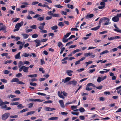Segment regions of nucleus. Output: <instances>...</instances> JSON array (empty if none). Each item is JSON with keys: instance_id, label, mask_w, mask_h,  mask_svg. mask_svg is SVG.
I'll use <instances>...</instances> for the list:
<instances>
[{"instance_id": "nucleus-12", "label": "nucleus", "mask_w": 121, "mask_h": 121, "mask_svg": "<svg viewBox=\"0 0 121 121\" xmlns=\"http://www.w3.org/2000/svg\"><path fill=\"white\" fill-rule=\"evenodd\" d=\"M45 109L46 111H50L55 110L56 109L55 108H51L48 107H46L45 108Z\"/></svg>"}, {"instance_id": "nucleus-32", "label": "nucleus", "mask_w": 121, "mask_h": 121, "mask_svg": "<svg viewBox=\"0 0 121 121\" xmlns=\"http://www.w3.org/2000/svg\"><path fill=\"white\" fill-rule=\"evenodd\" d=\"M58 26H64V23L62 22H60L58 24Z\"/></svg>"}, {"instance_id": "nucleus-27", "label": "nucleus", "mask_w": 121, "mask_h": 121, "mask_svg": "<svg viewBox=\"0 0 121 121\" xmlns=\"http://www.w3.org/2000/svg\"><path fill=\"white\" fill-rule=\"evenodd\" d=\"M58 119V117H52L48 119V120H57Z\"/></svg>"}, {"instance_id": "nucleus-10", "label": "nucleus", "mask_w": 121, "mask_h": 121, "mask_svg": "<svg viewBox=\"0 0 121 121\" xmlns=\"http://www.w3.org/2000/svg\"><path fill=\"white\" fill-rule=\"evenodd\" d=\"M112 20L114 22H116L119 21V18L116 16L112 17Z\"/></svg>"}, {"instance_id": "nucleus-13", "label": "nucleus", "mask_w": 121, "mask_h": 121, "mask_svg": "<svg viewBox=\"0 0 121 121\" xmlns=\"http://www.w3.org/2000/svg\"><path fill=\"white\" fill-rule=\"evenodd\" d=\"M63 93V92L62 91H61V93H60V91H59L58 92V96L60 98L64 99L65 98L64 97L63 95L61 94Z\"/></svg>"}, {"instance_id": "nucleus-19", "label": "nucleus", "mask_w": 121, "mask_h": 121, "mask_svg": "<svg viewBox=\"0 0 121 121\" xmlns=\"http://www.w3.org/2000/svg\"><path fill=\"white\" fill-rule=\"evenodd\" d=\"M94 16V15L93 14H88L86 17V19H88L89 18H91Z\"/></svg>"}, {"instance_id": "nucleus-63", "label": "nucleus", "mask_w": 121, "mask_h": 121, "mask_svg": "<svg viewBox=\"0 0 121 121\" xmlns=\"http://www.w3.org/2000/svg\"><path fill=\"white\" fill-rule=\"evenodd\" d=\"M114 39H115L114 37H112L108 38V40H111Z\"/></svg>"}, {"instance_id": "nucleus-55", "label": "nucleus", "mask_w": 121, "mask_h": 121, "mask_svg": "<svg viewBox=\"0 0 121 121\" xmlns=\"http://www.w3.org/2000/svg\"><path fill=\"white\" fill-rule=\"evenodd\" d=\"M32 17L30 16V14H29L28 16L26 17V19H27L30 20L32 19Z\"/></svg>"}, {"instance_id": "nucleus-35", "label": "nucleus", "mask_w": 121, "mask_h": 121, "mask_svg": "<svg viewBox=\"0 0 121 121\" xmlns=\"http://www.w3.org/2000/svg\"><path fill=\"white\" fill-rule=\"evenodd\" d=\"M109 52V51L108 50H105L102 52H101L100 54V55H102V54H104L106 53H108Z\"/></svg>"}, {"instance_id": "nucleus-15", "label": "nucleus", "mask_w": 121, "mask_h": 121, "mask_svg": "<svg viewBox=\"0 0 121 121\" xmlns=\"http://www.w3.org/2000/svg\"><path fill=\"white\" fill-rule=\"evenodd\" d=\"M6 28V27L4 25H2L1 26H0V31L1 30H5V32H6V31L5 30Z\"/></svg>"}, {"instance_id": "nucleus-26", "label": "nucleus", "mask_w": 121, "mask_h": 121, "mask_svg": "<svg viewBox=\"0 0 121 121\" xmlns=\"http://www.w3.org/2000/svg\"><path fill=\"white\" fill-rule=\"evenodd\" d=\"M37 76V74H34L33 75H28V76L29 77L31 78L36 77Z\"/></svg>"}, {"instance_id": "nucleus-38", "label": "nucleus", "mask_w": 121, "mask_h": 121, "mask_svg": "<svg viewBox=\"0 0 121 121\" xmlns=\"http://www.w3.org/2000/svg\"><path fill=\"white\" fill-rule=\"evenodd\" d=\"M38 36V35L36 34H35L32 36V37L33 38H36Z\"/></svg>"}, {"instance_id": "nucleus-46", "label": "nucleus", "mask_w": 121, "mask_h": 121, "mask_svg": "<svg viewBox=\"0 0 121 121\" xmlns=\"http://www.w3.org/2000/svg\"><path fill=\"white\" fill-rule=\"evenodd\" d=\"M34 104V103H30L28 104V105L29 106L28 108H30L32 107Z\"/></svg>"}, {"instance_id": "nucleus-6", "label": "nucleus", "mask_w": 121, "mask_h": 121, "mask_svg": "<svg viewBox=\"0 0 121 121\" xmlns=\"http://www.w3.org/2000/svg\"><path fill=\"white\" fill-rule=\"evenodd\" d=\"M45 24V23L44 22H43V23H40L39 24L40 26L38 27V28L41 30H43L44 28V26Z\"/></svg>"}, {"instance_id": "nucleus-17", "label": "nucleus", "mask_w": 121, "mask_h": 121, "mask_svg": "<svg viewBox=\"0 0 121 121\" xmlns=\"http://www.w3.org/2000/svg\"><path fill=\"white\" fill-rule=\"evenodd\" d=\"M59 102L61 107L62 108H64L65 107V106L64 104V102L63 100H60Z\"/></svg>"}, {"instance_id": "nucleus-20", "label": "nucleus", "mask_w": 121, "mask_h": 121, "mask_svg": "<svg viewBox=\"0 0 121 121\" xmlns=\"http://www.w3.org/2000/svg\"><path fill=\"white\" fill-rule=\"evenodd\" d=\"M19 81V79L17 78H14L12 79L11 81V82H18Z\"/></svg>"}, {"instance_id": "nucleus-34", "label": "nucleus", "mask_w": 121, "mask_h": 121, "mask_svg": "<svg viewBox=\"0 0 121 121\" xmlns=\"http://www.w3.org/2000/svg\"><path fill=\"white\" fill-rule=\"evenodd\" d=\"M52 15L53 17H59L60 16L58 14H52Z\"/></svg>"}, {"instance_id": "nucleus-18", "label": "nucleus", "mask_w": 121, "mask_h": 121, "mask_svg": "<svg viewBox=\"0 0 121 121\" xmlns=\"http://www.w3.org/2000/svg\"><path fill=\"white\" fill-rule=\"evenodd\" d=\"M73 72V71L72 70H68L66 71V72L68 75L69 76H71L72 75V73Z\"/></svg>"}, {"instance_id": "nucleus-48", "label": "nucleus", "mask_w": 121, "mask_h": 121, "mask_svg": "<svg viewBox=\"0 0 121 121\" xmlns=\"http://www.w3.org/2000/svg\"><path fill=\"white\" fill-rule=\"evenodd\" d=\"M80 51V50L79 49H76L74 51H73L72 52L73 53V54H74L75 53L77 52H78L79 51Z\"/></svg>"}, {"instance_id": "nucleus-23", "label": "nucleus", "mask_w": 121, "mask_h": 121, "mask_svg": "<svg viewBox=\"0 0 121 121\" xmlns=\"http://www.w3.org/2000/svg\"><path fill=\"white\" fill-rule=\"evenodd\" d=\"M19 19L20 18H12V20L13 21V22H14L18 21Z\"/></svg>"}, {"instance_id": "nucleus-8", "label": "nucleus", "mask_w": 121, "mask_h": 121, "mask_svg": "<svg viewBox=\"0 0 121 121\" xmlns=\"http://www.w3.org/2000/svg\"><path fill=\"white\" fill-rule=\"evenodd\" d=\"M34 41L36 43V47H37L40 45L41 41L39 40L36 39Z\"/></svg>"}, {"instance_id": "nucleus-4", "label": "nucleus", "mask_w": 121, "mask_h": 121, "mask_svg": "<svg viewBox=\"0 0 121 121\" xmlns=\"http://www.w3.org/2000/svg\"><path fill=\"white\" fill-rule=\"evenodd\" d=\"M104 19H105L104 22L105 23L104 24V25H108L111 23V22H109L110 20L109 18L105 17Z\"/></svg>"}, {"instance_id": "nucleus-52", "label": "nucleus", "mask_w": 121, "mask_h": 121, "mask_svg": "<svg viewBox=\"0 0 121 121\" xmlns=\"http://www.w3.org/2000/svg\"><path fill=\"white\" fill-rule=\"evenodd\" d=\"M8 55V53H4L1 54V55L2 56H7Z\"/></svg>"}, {"instance_id": "nucleus-60", "label": "nucleus", "mask_w": 121, "mask_h": 121, "mask_svg": "<svg viewBox=\"0 0 121 121\" xmlns=\"http://www.w3.org/2000/svg\"><path fill=\"white\" fill-rule=\"evenodd\" d=\"M60 49H61V51H60V54H61L63 53L65 49V48L64 47H63L62 48H60Z\"/></svg>"}, {"instance_id": "nucleus-47", "label": "nucleus", "mask_w": 121, "mask_h": 121, "mask_svg": "<svg viewBox=\"0 0 121 121\" xmlns=\"http://www.w3.org/2000/svg\"><path fill=\"white\" fill-rule=\"evenodd\" d=\"M18 105L17 106V107H18V108H22L24 107L22 105V104H18Z\"/></svg>"}, {"instance_id": "nucleus-1", "label": "nucleus", "mask_w": 121, "mask_h": 121, "mask_svg": "<svg viewBox=\"0 0 121 121\" xmlns=\"http://www.w3.org/2000/svg\"><path fill=\"white\" fill-rule=\"evenodd\" d=\"M23 23L24 22H23L22 21L20 23H17L15 27L16 29L14 30V31H16L19 30V28L23 25Z\"/></svg>"}, {"instance_id": "nucleus-25", "label": "nucleus", "mask_w": 121, "mask_h": 121, "mask_svg": "<svg viewBox=\"0 0 121 121\" xmlns=\"http://www.w3.org/2000/svg\"><path fill=\"white\" fill-rule=\"evenodd\" d=\"M29 56V53H27L26 52L24 53H23L22 56H24L25 57H27Z\"/></svg>"}, {"instance_id": "nucleus-9", "label": "nucleus", "mask_w": 121, "mask_h": 121, "mask_svg": "<svg viewBox=\"0 0 121 121\" xmlns=\"http://www.w3.org/2000/svg\"><path fill=\"white\" fill-rule=\"evenodd\" d=\"M114 26L115 28V29H114V30L116 31L121 33V30H120L119 28L117 27V25L116 24H114Z\"/></svg>"}, {"instance_id": "nucleus-22", "label": "nucleus", "mask_w": 121, "mask_h": 121, "mask_svg": "<svg viewBox=\"0 0 121 121\" xmlns=\"http://www.w3.org/2000/svg\"><path fill=\"white\" fill-rule=\"evenodd\" d=\"M24 62L22 61H19L18 63V65L19 67L20 68L21 66L23 65Z\"/></svg>"}, {"instance_id": "nucleus-16", "label": "nucleus", "mask_w": 121, "mask_h": 121, "mask_svg": "<svg viewBox=\"0 0 121 121\" xmlns=\"http://www.w3.org/2000/svg\"><path fill=\"white\" fill-rule=\"evenodd\" d=\"M21 35L23 36V38L24 39L27 38L29 37V35L27 34H22Z\"/></svg>"}, {"instance_id": "nucleus-39", "label": "nucleus", "mask_w": 121, "mask_h": 121, "mask_svg": "<svg viewBox=\"0 0 121 121\" xmlns=\"http://www.w3.org/2000/svg\"><path fill=\"white\" fill-rule=\"evenodd\" d=\"M71 34V32H69L67 33L66 35H64V37H65V38H67Z\"/></svg>"}, {"instance_id": "nucleus-64", "label": "nucleus", "mask_w": 121, "mask_h": 121, "mask_svg": "<svg viewBox=\"0 0 121 121\" xmlns=\"http://www.w3.org/2000/svg\"><path fill=\"white\" fill-rule=\"evenodd\" d=\"M99 99L100 101H104L105 99V98L104 97H100L99 98Z\"/></svg>"}, {"instance_id": "nucleus-54", "label": "nucleus", "mask_w": 121, "mask_h": 121, "mask_svg": "<svg viewBox=\"0 0 121 121\" xmlns=\"http://www.w3.org/2000/svg\"><path fill=\"white\" fill-rule=\"evenodd\" d=\"M22 76V74L20 73H19L17 74L16 76L17 77H20L21 76Z\"/></svg>"}, {"instance_id": "nucleus-45", "label": "nucleus", "mask_w": 121, "mask_h": 121, "mask_svg": "<svg viewBox=\"0 0 121 121\" xmlns=\"http://www.w3.org/2000/svg\"><path fill=\"white\" fill-rule=\"evenodd\" d=\"M58 46L59 48H60V46H61V47H63V46L62 43L60 42H58Z\"/></svg>"}, {"instance_id": "nucleus-3", "label": "nucleus", "mask_w": 121, "mask_h": 121, "mask_svg": "<svg viewBox=\"0 0 121 121\" xmlns=\"http://www.w3.org/2000/svg\"><path fill=\"white\" fill-rule=\"evenodd\" d=\"M10 115V113L7 112L4 114L2 116V118L3 120H5L7 119Z\"/></svg>"}, {"instance_id": "nucleus-53", "label": "nucleus", "mask_w": 121, "mask_h": 121, "mask_svg": "<svg viewBox=\"0 0 121 121\" xmlns=\"http://www.w3.org/2000/svg\"><path fill=\"white\" fill-rule=\"evenodd\" d=\"M67 6L69 8L73 9V6L72 5L68 4L67 5Z\"/></svg>"}, {"instance_id": "nucleus-31", "label": "nucleus", "mask_w": 121, "mask_h": 121, "mask_svg": "<svg viewBox=\"0 0 121 121\" xmlns=\"http://www.w3.org/2000/svg\"><path fill=\"white\" fill-rule=\"evenodd\" d=\"M58 28V26L56 25L54 26L51 27V29L53 30H55Z\"/></svg>"}, {"instance_id": "nucleus-50", "label": "nucleus", "mask_w": 121, "mask_h": 121, "mask_svg": "<svg viewBox=\"0 0 121 121\" xmlns=\"http://www.w3.org/2000/svg\"><path fill=\"white\" fill-rule=\"evenodd\" d=\"M71 108L73 110L74 109L77 108L78 107L77 106L73 105L71 106Z\"/></svg>"}, {"instance_id": "nucleus-58", "label": "nucleus", "mask_w": 121, "mask_h": 121, "mask_svg": "<svg viewBox=\"0 0 121 121\" xmlns=\"http://www.w3.org/2000/svg\"><path fill=\"white\" fill-rule=\"evenodd\" d=\"M0 80L1 81L3 82L6 83L7 82V80L5 79H1Z\"/></svg>"}, {"instance_id": "nucleus-33", "label": "nucleus", "mask_w": 121, "mask_h": 121, "mask_svg": "<svg viewBox=\"0 0 121 121\" xmlns=\"http://www.w3.org/2000/svg\"><path fill=\"white\" fill-rule=\"evenodd\" d=\"M69 39H65V38L64 37L62 39V41L64 43H66L67 42Z\"/></svg>"}, {"instance_id": "nucleus-24", "label": "nucleus", "mask_w": 121, "mask_h": 121, "mask_svg": "<svg viewBox=\"0 0 121 121\" xmlns=\"http://www.w3.org/2000/svg\"><path fill=\"white\" fill-rule=\"evenodd\" d=\"M100 27V26H98L96 27L91 28V30H96L98 29Z\"/></svg>"}, {"instance_id": "nucleus-29", "label": "nucleus", "mask_w": 121, "mask_h": 121, "mask_svg": "<svg viewBox=\"0 0 121 121\" xmlns=\"http://www.w3.org/2000/svg\"><path fill=\"white\" fill-rule=\"evenodd\" d=\"M107 61V60H104V61H103L102 60H99L98 61H97L96 62L97 63H98L99 62H100L101 63H105Z\"/></svg>"}, {"instance_id": "nucleus-5", "label": "nucleus", "mask_w": 121, "mask_h": 121, "mask_svg": "<svg viewBox=\"0 0 121 121\" xmlns=\"http://www.w3.org/2000/svg\"><path fill=\"white\" fill-rule=\"evenodd\" d=\"M71 78L70 77H67L65 79H62V82H60V83H62V82H63L64 83H65L69 81L71 79Z\"/></svg>"}, {"instance_id": "nucleus-43", "label": "nucleus", "mask_w": 121, "mask_h": 121, "mask_svg": "<svg viewBox=\"0 0 121 121\" xmlns=\"http://www.w3.org/2000/svg\"><path fill=\"white\" fill-rule=\"evenodd\" d=\"M30 27V28L33 29H36L37 28L36 26L35 25L31 26Z\"/></svg>"}, {"instance_id": "nucleus-21", "label": "nucleus", "mask_w": 121, "mask_h": 121, "mask_svg": "<svg viewBox=\"0 0 121 121\" xmlns=\"http://www.w3.org/2000/svg\"><path fill=\"white\" fill-rule=\"evenodd\" d=\"M93 54V53L92 52H88L84 54V56L86 57H88V56H90Z\"/></svg>"}, {"instance_id": "nucleus-36", "label": "nucleus", "mask_w": 121, "mask_h": 121, "mask_svg": "<svg viewBox=\"0 0 121 121\" xmlns=\"http://www.w3.org/2000/svg\"><path fill=\"white\" fill-rule=\"evenodd\" d=\"M105 17H103V18H102L100 20V21H99V24L100 25L101 24V23L103 21H104V18H105Z\"/></svg>"}, {"instance_id": "nucleus-30", "label": "nucleus", "mask_w": 121, "mask_h": 121, "mask_svg": "<svg viewBox=\"0 0 121 121\" xmlns=\"http://www.w3.org/2000/svg\"><path fill=\"white\" fill-rule=\"evenodd\" d=\"M86 86H92L94 87H95V86L94 84H92V83H88V84H87Z\"/></svg>"}, {"instance_id": "nucleus-28", "label": "nucleus", "mask_w": 121, "mask_h": 121, "mask_svg": "<svg viewBox=\"0 0 121 121\" xmlns=\"http://www.w3.org/2000/svg\"><path fill=\"white\" fill-rule=\"evenodd\" d=\"M35 112V111H30V112H28L27 113L26 115L28 116L29 115L32 114L34 113Z\"/></svg>"}, {"instance_id": "nucleus-49", "label": "nucleus", "mask_w": 121, "mask_h": 121, "mask_svg": "<svg viewBox=\"0 0 121 121\" xmlns=\"http://www.w3.org/2000/svg\"><path fill=\"white\" fill-rule=\"evenodd\" d=\"M54 6L58 8H61L63 7V6L61 5H60V4L58 5H54Z\"/></svg>"}, {"instance_id": "nucleus-11", "label": "nucleus", "mask_w": 121, "mask_h": 121, "mask_svg": "<svg viewBox=\"0 0 121 121\" xmlns=\"http://www.w3.org/2000/svg\"><path fill=\"white\" fill-rule=\"evenodd\" d=\"M0 108L2 109L5 108V110H10L11 109V108L10 107H7V106L6 105H4L3 106L0 107Z\"/></svg>"}, {"instance_id": "nucleus-44", "label": "nucleus", "mask_w": 121, "mask_h": 121, "mask_svg": "<svg viewBox=\"0 0 121 121\" xmlns=\"http://www.w3.org/2000/svg\"><path fill=\"white\" fill-rule=\"evenodd\" d=\"M35 99H29L27 101H35Z\"/></svg>"}, {"instance_id": "nucleus-62", "label": "nucleus", "mask_w": 121, "mask_h": 121, "mask_svg": "<svg viewBox=\"0 0 121 121\" xmlns=\"http://www.w3.org/2000/svg\"><path fill=\"white\" fill-rule=\"evenodd\" d=\"M10 72L9 71L7 70H5L4 71V73L5 74H7L9 73Z\"/></svg>"}, {"instance_id": "nucleus-14", "label": "nucleus", "mask_w": 121, "mask_h": 121, "mask_svg": "<svg viewBox=\"0 0 121 121\" xmlns=\"http://www.w3.org/2000/svg\"><path fill=\"white\" fill-rule=\"evenodd\" d=\"M20 53L21 52H19L15 55L14 57L15 59H20L21 58L20 56Z\"/></svg>"}, {"instance_id": "nucleus-41", "label": "nucleus", "mask_w": 121, "mask_h": 121, "mask_svg": "<svg viewBox=\"0 0 121 121\" xmlns=\"http://www.w3.org/2000/svg\"><path fill=\"white\" fill-rule=\"evenodd\" d=\"M19 103L18 102H13L11 103V104L12 105H18L19 104Z\"/></svg>"}, {"instance_id": "nucleus-57", "label": "nucleus", "mask_w": 121, "mask_h": 121, "mask_svg": "<svg viewBox=\"0 0 121 121\" xmlns=\"http://www.w3.org/2000/svg\"><path fill=\"white\" fill-rule=\"evenodd\" d=\"M18 117V116L17 115H16L14 116H11L10 117V118H17Z\"/></svg>"}, {"instance_id": "nucleus-7", "label": "nucleus", "mask_w": 121, "mask_h": 121, "mask_svg": "<svg viewBox=\"0 0 121 121\" xmlns=\"http://www.w3.org/2000/svg\"><path fill=\"white\" fill-rule=\"evenodd\" d=\"M77 84V82L75 80L70 81L67 83V84H72L74 86H75Z\"/></svg>"}, {"instance_id": "nucleus-42", "label": "nucleus", "mask_w": 121, "mask_h": 121, "mask_svg": "<svg viewBox=\"0 0 121 121\" xmlns=\"http://www.w3.org/2000/svg\"><path fill=\"white\" fill-rule=\"evenodd\" d=\"M30 85L33 86H35L37 85V84L35 83L30 82Z\"/></svg>"}, {"instance_id": "nucleus-59", "label": "nucleus", "mask_w": 121, "mask_h": 121, "mask_svg": "<svg viewBox=\"0 0 121 121\" xmlns=\"http://www.w3.org/2000/svg\"><path fill=\"white\" fill-rule=\"evenodd\" d=\"M28 108H26L23 109L20 112V113H23L24 112H26L28 110Z\"/></svg>"}, {"instance_id": "nucleus-51", "label": "nucleus", "mask_w": 121, "mask_h": 121, "mask_svg": "<svg viewBox=\"0 0 121 121\" xmlns=\"http://www.w3.org/2000/svg\"><path fill=\"white\" fill-rule=\"evenodd\" d=\"M43 7H47V8H48V9H51V8L49 7V6L46 4H43Z\"/></svg>"}, {"instance_id": "nucleus-61", "label": "nucleus", "mask_w": 121, "mask_h": 121, "mask_svg": "<svg viewBox=\"0 0 121 121\" xmlns=\"http://www.w3.org/2000/svg\"><path fill=\"white\" fill-rule=\"evenodd\" d=\"M102 80L100 77H99L97 79V81L98 82H100Z\"/></svg>"}, {"instance_id": "nucleus-2", "label": "nucleus", "mask_w": 121, "mask_h": 121, "mask_svg": "<svg viewBox=\"0 0 121 121\" xmlns=\"http://www.w3.org/2000/svg\"><path fill=\"white\" fill-rule=\"evenodd\" d=\"M40 15L38 14H36L33 17V18H38L37 20L39 21H41L43 20L44 19V16H43L42 17H40Z\"/></svg>"}, {"instance_id": "nucleus-37", "label": "nucleus", "mask_w": 121, "mask_h": 121, "mask_svg": "<svg viewBox=\"0 0 121 121\" xmlns=\"http://www.w3.org/2000/svg\"><path fill=\"white\" fill-rule=\"evenodd\" d=\"M79 110L81 112H83L85 111L84 109L82 107L80 108L79 109Z\"/></svg>"}, {"instance_id": "nucleus-40", "label": "nucleus", "mask_w": 121, "mask_h": 121, "mask_svg": "<svg viewBox=\"0 0 121 121\" xmlns=\"http://www.w3.org/2000/svg\"><path fill=\"white\" fill-rule=\"evenodd\" d=\"M20 99V98H14L12 99L11 100V101L12 102H13L15 101H17L19 100Z\"/></svg>"}, {"instance_id": "nucleus-56", "label": "nucleus", "mask_w": 121, "mask_h": 121, "mask_svg": "<svg viewBox=\"0 0 121 121\" xmlns=\"http://www.w3.org/2000/svg\"><path fill=\"white\" fill-rule=\"evenodd\" d=\"M4 102L2 100L0 99V106H3V105Z\"/></svg>"}]
</instances>
